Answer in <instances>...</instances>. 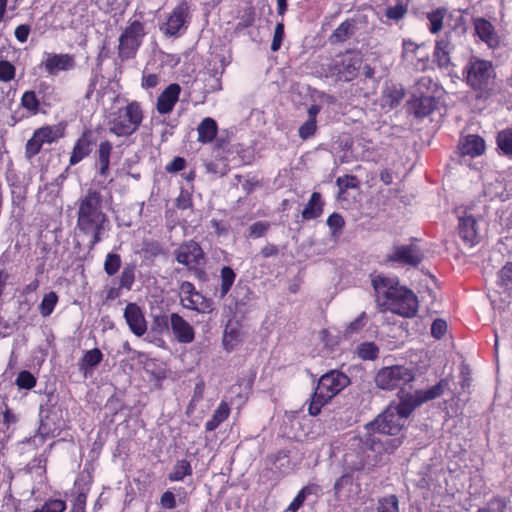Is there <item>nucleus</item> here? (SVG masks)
Masks as SVG:
<instances>
[{"label":"nucleus","mask_w":512,"mask_h":512,"mask_svg":"<svg viewBox=\"0 0 512 512\" xmlns=\"http://www.w3.org/2000/svg\"><path fill=\"white\" fill-rule=\"evenodd\" d=\"M401 443L399 437L390 441L376 437V435H368L365 441L359 437H353L349 440L343 456L344 468L349 471L371 469L379 465L381 462L379 456L382 453H392Z\"/></svg>","instance_id":"f257e3e1"},{"label":"nucleus","mask_w":512,"mask_h":512,"mask_svg":"<svg viewBox=\"0 0 512 512\" xmlns=\"http://www.w3.org/2000/svg\"><path fill=\"white\" fill-rule=\"evenodd\" d=\"M372 286L378 297L386 299V305L393 313L403 317H413L417 313V296L406 287L399 286L395 278L374 276Z\"/></svg>","instance_id":"f03ea898"},{"label":"nucleus","mask_w":512,"mask_h":512,"mask_svg":"<svg viewBox=\"0 0 512 512\" xmlns=\"http://www.w3.org/2000/svg\"><path fill=\"white\" fill-rule=\"evenodd\" d=\"M108 218L102 210L101 194L95 190H89L79 199L77 228L84 234L92 235V246L101 241V235L105 231Z\"/></svg>","instance_id":"7ed1b4c3"},{"label":"nucleus","mask_w":512,"mask_h":512,"mask_svg":"<svg viewBox=\"0 0 512 512\" xmlns=\"http://www.w3.org/2000/svg\"><path fill=\"white\" fill-rule=\"evenodd\" d=\"M406 401L398 405H390L374 421L365 425L368 435L380 434V438L390 441L385 436H397L402 431L405 421L411 414Z\"/></svg>","instance_id":"20e7f679"},{"label":"nucleus","mask_w":512,"mask_h":512,"mask_svg":"<svg viewBox=\"0 0 512 512\" xmlns=\"http://www.w3.org/2000/svg\"><path fill=\"white\" fill-rule=\"evenodd\" d=\"M349 383L348 376L338 370H331L322 375L309 404V414L311 416L318 415L321 408L347 387Z\"/></svg>","instance_id":"39448f33"},{"label":"nucleus","mask_w":512,"mask_h":512,"mask_svg":"<svg viewBox=\"0 0 512 512\" xmlns=\"http://www.w3.org/2000/svg\"><path fill=\"white\" fill-rule=\"evenodd\" d=\"M144 119L142 105L130 101L111 114L109 131L118 137H127L135 133Z\"/></svg>","instance_id":"423d86ee"},{"label":"nucleus","mask_w":512,"mask_h":512,"mask_svg":"<svg viewBox=\"0 0 512 512\" xmlns=\"http://www.w3.org/2000/svg\"><path fill=\"white\" fill-rule=\"evenodd\" d=\"M362 62L359 52L346 51L333 59L328 73L339 81L349 82L357 77Z\"/></svg>","instance_id":"0eeeda50"},{"label":"nucleus","mask_w":512,"mask_h":512,"mask_svg":"<svg viewBox=\"0 0 512 512\" xmlns=\"http://www.w3.org/2000/svg\"><path fill=\"white\" fill-rule=\"evenodd\" d=\"M467 84L474 90H485L495 78L493 65L488 60L473 59L466 68Z\"/></svg>","instance_id":"6e6552de"},{"label":"nucleus","mask_w":512,"mask_h":512,"mask_svg":"<svg viewBox=\"0 0 512 512\" xmlns=\"http://www.w3.org/2000/svg\"><path fill=\"white\" fill-rule=\"evenodd\" d=\"M414 379L412 369L404 366H389L378 371L375 377L377 387L383 390H394Z\"/></svg>","instance_id":"1a4fd4ad"},{"label":"nucleus","mask_w":512,"mask_h":512,"mask_svg":"<svg viewBox=\"0 0 512 512\" xmlns=\"http://www.w3.org/2000/svg\"><path fill=\"white\" fill-rule=\"evenodd\" d=\"M144 25L134 20L124 29L119 37L118 53L122 59H129L135 56L145 36Z\"/></svg>","instance_id":"9d476101"},{"label":"nucleus","mask_w":512,"mask_h":512,"mask_svg":"<svg viewBox=\"0 0 512 512\" xmlns=\"http://www.w3.org/2000/svg\"><path fill=\"white\" fill-rule=\"evenodd\" d=\"M180 300L183 307L200 313L212 310L211 302L195 290L191 282L184 281L180 285Z\"/></svg>","instance_id":"9b49d317"},{"label":"nucleus","mask_w":512,"mask_h":512,"mask_svg":"<svg viewBox=\"0 0 512 512\" xmlns=\"http://www.w3.org/2000/svg\"><path fill=\"white\" fill-rule=\"evenodd\" d=\"M76 66L75 58L71 54L44 53L40 67L48 75H57L62 71H69Z\"/></svg>","instance_id":"f8f14e48"},{"label":"nucleus","mask_w":512,"mask_h":512,"mask_svg":"<svg viewBox=\"0 0 512 512\" xmlns=\"http://www.w3.org/2000/svg\"><path fill=\"white\" fill-rule=\"evenodd\" d=\"M189 4L186 1H181L171 12L167 21L163 26L165 34L177 35L186 29L187 20L189 17Z\"/></svg>","instance_id":"ddd939ff"},{"label":"nucleus","mask_w":512,"mask_h":512,"mask_svg":"<svg viewBox=\"0 0 512 512\" xmlns=\"http://www.w3.org/2000/svg\"><path fill=\"white\" fill-rule=\"evenodd\" d=\"M176 260L189 268L199 266L204 260V253L200 245L194 241L186 242L175 251Z\"/></svg>","instance_id":"4468645a"},{"label":"nucleus","mask_w":512,"mask_h":512,"mask_svg":"<svg viewBox=\"0 0 512 512\" xmlns=\"http://www.w3.org/2000/svg\"><path fill=\"white\" fill-rule=\"evenodd\" d=\"M458 218L460 237L467 245L474 246L479 240L477 220L475 216L464 211L463 213H459Z\"/></svg>","instance_id":"2eb2a0df"},{"label":"nucleus","mask_w":512,"mask_h":512,"mask_svg":"<svg viewBox=\"0 0 512 512\" xmlns=\"http://www.w3.org/2000/svg\"><path fill=\"white\" fill-rule=\"evenodd\" d=\"M447 385L448 384L445 380H441L438 384L426 390L415 391L414 394L407 396L403 401H406L408 407H410L411 411H413L419 405L442 395Z\"/></svg>","instance_id":"dca6fc26"},{"label":"nucleus","mask_w":512,"mask_h":512,"mask_svg":"<svg viewBox=\"0 0 512 512\" xmlns=\"http://www.w3.org/2000/svg\"><path fill=\"white\" fill-rule=\"evenodd\" d=\"M181 93L179 84L172 83L168 85L158 96L156 110L159 114H169L173 109Z\"/></svg>","instance_id":"f3484780"},{"label":"nucleus","mask_w":512,"mask_h":512,"mask_svg":"<svg viewBox=\"0 0 512 512\" xmlns=\"http://www.w3.org/2000/svg\"><path fill=\"white\" fill-rule=\"evenodd\" d=\"M124 316L131 331L137 336L143 335L147 330L146 321L141 309L134 303L126 306Z\"/></svg>","instance_id":"a211bd4d"},{"label":"nucleus","mask_w":512,"mask_h":512,"mask_svg":"<svg viewBox=\"0 0 512 512\" xmlns=\"http://www.w3.org/2000/svg\"><path fill=\"white\" fill-rule=\"evenodd\" d=\"M473 25L477 36L490 48H495L499 45V36L490 21L484 18H475Z\"/></svg>","instance_id":"6ab92c4d"},{"label":"nucleus","mask_w":512,"mask_h":512,"mask_svg":"<svg viewBox=\"0 0 512 512\" xmlns=\"http://www.w3.org/2000/svg\"><path fill=\"white\" fill-rule=\"evenodd\" d=\"M171 329L176 339L180 343H191L194 340V330L192 326L176 313L170 316Z\"/></svg>","instance_id":"aec40b11"},{"label":"nucleus","mask_w":512,"mask_h":512,"mask_svg":"<svg viewBox=\"0 0 512 512\" xmlns=\"http://www.w3.org/2000/svg\"><path fill=\"white\" fill-rule=\"evenodd\" d=\"M243 338L244 333L240 323L238 321L230 320L224 329L222 339L224 349L227 351L234 350L242 343Z\"/></svg>","instance_id":"412c9836"},{"label":"nucleus","mask_w":512,"mask_h":512,"mask_svg":"<svg viewBox=\"0 0 512 512\" xmlns=\"http://www.w3.org/2000/svg\"><path fill=\"white\" fill-rule=\"evenodd\" d=\"M388 259L407 265H417L421 261L419 251L412 246L395 247L389 254Z\"/></svg>","instance_id":"4be33fe9"},{"label":"nucleus","mask_w":512,"mask_h":512,"mask_svg":"<svg viewBox=\"0 0 512 512\" xmlns=\"http://www.w3.org/2000/svg\"><path fill=\"white\" fill-rule=\"evenodd\" d=\"M435 108V99L431 96L414 97L409 103V110L416 117H426Z\"/></svg>","instance_id":"5701e85b"},{"label":"nucleus","mask_w":512,"mask_h":512,"mask_svg":"<svg viewBox=\"0 0 512 512\" xmlns=\"http://www.w3.org/2000/svg\"><path fill=\"white\" fill-rule=\"evenodd\" d=\"M452 49L453 45L449 36H445L436 42L434 57L440 67L448 68L450 66V53Z\"/></svg>","instance_id":"b1692460"},{"label":"nucleus","mask_w":512,"mask_h":512,"mask_svg":"<svg viewBox=\"0 0 512 512\" xmlns=\"http://www.w3.org/2000/svg\"><path fill=\"white\" fill-rule=\"evenodd\" d=\"M460 149L463 155L480 156L485 151V142L477 135H468L461 143Z\"/></svg>","instance_id":"393cba45"},{"label":"nucleus","mask_w":512,"mask_h":512,"mask_svg":"<svg viewBox=\"0 0 512 512\" xmlns=\"http://www.w3.org/2000/svg\"><path fill=\"white\" fill-rule=\"evenodd\" d=\"M323 212V201L320 193L314 192L302 211L304 220H311L319 217Z\"/></svg>","instance_id":"a878e982"},{"label":"nucleus","mask_w":512,"mask_h":512,"mask_svg":"<svg viewBox=\"0 0 512 512\" xmlns=\"http://www.w3.org/2000/svg\"><path fill=\"white\" fill-rule=\"evenodd\" d=\"M198 141L201 143L211 142L217 134L216 121L210 117L204 118L197 128Z\"/></svg>","instance_id":"bb28decb"},{"label":"nucleus","mask_w":512,"mask_h":512,"mask_svg":"<svg viewBox=\"0 0 512 512\" xmlns=\"http://www.w3.org/2000/svg\"><path fill=\"white\" fill-rule=\"evenodd\" d=\"M91 141L87 134H83L76 142L72 155L70 157V164L75 165L80 162L84 157L90 153Z\"/></svg>","instance_id":"cd10ccee"},{"label":"nucleus","mask_w":512,"mask_h":512,"mask_svg":"<svg viewBox=\"0 0 512 512\" xmlns=\"http://www.w3.org/2000/svg\"><path fill=\"white\" fill-rule=\"evenodd\" d=\"M497 285L502 293L512 296V262L505 264L498 272Z\"/></svg>","instance_id":"c85d7f7f"},{"label":"nucleus","mask_w":512,"mask_h":512,"mask_svg":"<svg viewBox=\"0 0 512 512\" xmlns=\"http://www.w3.org/2000/svg\"><path fill=\"white\" fill-rule=\"evenodd\" d=\"M230 414L229 405L222 401L217 409L214 411L213 416L210 420H208L205 424V428L207 431L215 430L224 420L228 418Z\"/></svg>","instance_id":"c756f323"},{"label":"nucleus","mask_w":512,"mask_h":512,"mask_svg":"<svg viewBox=\"0 0 512 512\" xmlns=\"http://www.w3.org/2000/svg\"><path fill=\"white\" fill-rule=\"evenodd\" d=\"M111 151L112 144L109 141L100 143L98 150V165L99 173L103 176H105L109 170Z\"/></svg>","instance_id":"7c9ffc66"},{"label":"nucleus","mask_w":512,"mask_h":512,"mask_svg":"<svg viewBox=\"0 0 512 512\" xmlns=\"http://www.w3.org/2000/svg\"><path fill=\"white\" fill-rule=\"evenodd\" d=\"M353 478L349 474L342 475L334 485L335 493L338 497H349L353 492Z\"/></svg>","instance_id":"2f4dec72"},{"label":"nucleus","mask_w":512,"mask_h":512,"mask_svg":"<svg viewBox=\"0 0 512 512\" xmlns=\"http://www.w3.org/2000/svg\"><path fill=\"white\" fill-rule=\"evenodd\" d=\"M220 278H221L220 297L224 298L227 295V293L229 292V290L231 289V287L235 281L236 274L230 267L224 266L221 269Z\"/></svg>","instance_id":"473e14b6"},{"label":"nucleus","mask_w":512,"mask_h":512,"mask_svg":"<svg viewBox=\"0 0 512 512\" xmlns=\"http://www.w3.org/2000/svg\"><path fill=\"white\" fill-rule=\"evenodd\" d=\"M497 145L504 155L512 157V129H504L498 133Z\"/></svg>","instance_id":"72a5a7b5"},{"label":"nucleus","mask_w":512,"mask_h":512,"mask_svg":"<svg viewBox=\"0 0 512 512\" xmlns=\"http://www.w3.org/2000/svg\"><path fill=\"white\" fill-rule=\"evenodd\" d=\"M36 138H38L43 144L52 143L57 140L60 136V130L56 127L46 126L42 127L34 132Z\"/></svg>","instance_id":"f704fd0d"},{"label":"nucleus","mask_w":512,"mask_h":512,"mask_svg":"<svg viewBox=\"0 0 512 512\" xmlns=\"http://www.w3.org/2000/svg\"><path fill=\"white\" fill-rule=\"evenodd\" d=\"M58 302V296L55 292L51 291L44 295L39 310L43 317H48L52 314L56 304Z\"/></svg>","instance_id":"c9c22d12"},{"label":"nucleus","mask_w":512,"mask_h":512,"mask_svg":"<svg viewBox=\"0 0 512 512\" xmlns=\"http://www.w3.org/2000/svg\"><path fill=\"white\" fill-rule=\"evenodd\" d=\"M191 471L190 463L187 460H180L175 464L169 479L171 481H181L185 476L190 475Z\"/></svg>","instance_id":"e433bc0d"},{"label":"nucleus","mask_w":512,"mask_h":512,"mask_svg":"<svg viewBox=\"0 0 512 512\" xmlns=\"http://www.w3.org/2000/svg\"><path fill=\"white\" fill-rule=\"evenodd\" d=\"M353 33V24L349 21L341 23L333 32L330 39L332 42H343Z\"/></svg>","instance_id":"4c0bfd02"},{"label":"nucleus","mask_w":512,"mask_h":512,"mask_svg":"<svg viewBox=\"0 0 512 512\" xmlns=\"http://www.w3.org/2000/svg\"><path fill=\"white\" fill-rule=\"evenodd\" d=\"M377 512H399V502L395 495L385 496L378 501Z\"/></svg>","instance_id":"58836bf2"},{"label":"nucleus","mask_w":512,"mask_h":512,"mask_svg":"<svg viewBox=\"0 0 512 512\" xmlns=\"http://www.w3.org/2000/svg\"><path fill=\"white\" fill-rule=\"evenodd\" d=\"M366 324V315L361 313L355 320L350 322L344 330V336L346 338H352L354 334H357L362 330Z\"/></svg>","instance_id":"ea45409f"},{"label":"nucleus","mask_w":512,"mask_h":512,"mask_svg":"<svg viewBox=\"0 0 512 512\" xmlns=\"http://www.w3.org/2000/svg\"><path fill=\"white\" fill-rule=\"evenodd\" d=\"M66 502L61 499H49L39 509L33 512H64L66 510Z\"/></svg>","instance_id":"a19ab883"},{"label":"nucleus","mask_w":512,"mask_h":512,"mask_svg":"<svg viewBox=\"0 0 512 512\" xmlns=\"http://www.w3.org/2000/svg\"><path fill=\"white\" fill-rule=\"evenodd\" d=\"M344 219L338 213H333L327 218V225L331 230L332 237H338L344 227Z\"/></svg>","instance_id":"79ce46f5"},{"label":"nucleus","mask_w":512,"mask_h":512,"mask_svg":"<svg viewBox=\"0 0 512 512\" xmlns=\"http://www.w3.org/2000/svg\"><path fill=\"white\" fill-rule=\"evenodd\" d=\"M22 106L35 114L38 111L39 101L34 91H26L21 98Z\"/></svg>","instance_id":"37998d69"},{"label":"nucleus","mask_w":512,"mask_h":512,"mask_svg":"<svg viewBox=\"0 0 512 512\" xmlns=\"http://www.w3.org/2000/svg\"><path fill=\"white\" fill-rule=\"evenodd\" d=\"M121 259L120 256L114 253H109L105 259L104 269L105 272L112 276L116 274L120 268Z\"/></svg>","instance_id":"c03bdc74"},{"label":"nucleus","mask_w":512,"mask_h":512,"mask_svg":"<svg viewBox=\"0 0 512 512\" xmlns=\"http://www.w3.org/2000/svg\"><path fill=\"white\" fill-rule=\"evenodd\" d=\"M102 360V353L99 349H92L85 353L82 359L83 368L94 367Z\"/></svg>","instance_id":"a18cd8bd"},{"label":"nucleus","mask_w":512,"mask_h":512,"mask_svg":"<svg viewBox=\"0 0 512 512\" xmlns=\"http://www.w3.org/2000/svg\"><path fill=\"white\" fill-rule=\"evenodd\" d=\"M443 18L444 14L440 10L428 14L429 30L432 33H438L442 29Z\"/></svg>","instance_id":"49530a36"},{"label":"nucleus","mask_w":512,"mask_h":512,"mask_svg":"<svg viewBox=\"0 0 512 512\" xmlns=\"http://www.w3.org/2000/svg\"><path fill=\"white\" fill-rule=\"evenodd\" d=\"M378 355V348L373 343H363L358 348V356L364 360H373Z\"/></svg>","instance_id":"de8ad7c7"},{"label":"nucleus","mask_w":512,"mask_h":512,"mask_svg":"<svg viewBox=\"0 0 512 512\" xmlns=\"http://www.w3.org/2000/svg\"><path fill=\"white\" fill-rule=\"evenodd\" d=\"M16 384L23 389H32L36 385V379L30 372L21 371L17 376Z\"/></svg>","instance_id":"09e8293b"},{"label":"nucleus","mask_w":512,"mask_h":512,"mask_svg":"<svg viewBox=\"0 0 512 512\" xmlns=\"http://www.w3.org/2000/svg\"><path fill=\"white\" fill-rule=\"evenodd\" d=\"M15 67L9 61H0V81L9 82L15 77Z\"/></svg>","instance_id":"8fccbe9b"},{"label":"nucleus","mask_w":512,"mask_h":512,"mask_svg":"<svg viewBox=\"0 0 512 512\" xmlns=\"http://www.w3.org/2000/svg\"><path fill=\"white\" fill-rule=\"evenodd\" d=\"M311 493L310 488L304 487L302 488L296 497L293 499V501L290 503V505L287 508V512H296L304 503L307 495Z\"/></svg>","instance_id":"3c124183"},{"label":"nucleus","mask_w":512,"mask_h":512,"mask_svg":"<svg viewBox=\"0 0 512 512\" xmlns=\"http://www.w3.org/2000/svg\"><path fill=\"white\" fill-rule=\"evenodd\" d=\"M403 52L402 56L406 61L412 62L414 57L417 56V52L420 49V46L416 43L412 42L411 40H404L403 41Z\"/></svg>","instance_id":"603ef678"},{"label":"nucleus","mask_w":512,"mask_h":512,"mask_svg":"<svg viewBox=\"0 0 512 512\" xmlns=\"http://www.w3.org/2000/svg\"><path fill=\"white\" fill-rule=\"evenodd\" d=\"M316 128V120L307 119L299 128V137L303 140L310 138L314 135Z\"/></svg>","instance_id":"864d4df0"},{"label":"nucleus","mask_w":512,"mask_h":512,"mask_svg":"<svg viewBox=\"0 0 512 512\" xmlns=\"http://www.w3.org/2000/svg\"><path fill=\"white\" fill-rule=\"evenodd\" d=\"M283 39H284V25L282 23H278L275 27L273 41L271 44V50L272 51L279 50L282 45Z\"/></svg>","instance_id":"5fc2aeb1"},{"label":"nucleus","mask_w":512,"mask_h":512,"mask_svg":"<svg viewBox=\"0 0 512 512\" xmlns=\"http://www.w3.org/2000/svg\"><path fill=\"white\" fill-rule=\"evenodd\" d=\"M406 11L407 10L403 5L397 4L395 6H389L386 9L385 15L387 16V18L397 21L404 17V15L406 14Z\"/></svg>","instance_id":"6e6d98bb"},{"label":"nucleus","mask_w":512,"mask_h":512,"mask_svg":"<svg viewBox=\"0 0 512 512\" xmlns=\"http://www.w3.org/2000/svg\"><path fill=\"white\" fill-rule=\"evenodd\" d=\"M268 228H269V224L267 222H263V221L255 222L249 228L250 236H252L254 238H259L267 232Z\"/></svg>","instance_id":"4d7b16f0"},{"label":"nucleus","mask_w":512,"mask_h":512,"mask_svg":"<svg viewBox=\"0 0 512 512\" xmlns=\"http://www.w3.org/2000/svg\"><path fill=\"white\" fill-rule=\"evenodd\" d=\"M447 331V323L442 319H436L431 326V334L433 337L440 339Z\"/></svg>","instance_id":"13d9d810"},{"label":"nucleus","mask_w":512,"mask_h":512,"mask_svg":"<svg viewBox=\"0 0 512 512\" xmlns=\"http://www.w3.org/2000/svg\"><path fill=\"white\" fill-rule=\"evenodd\" d=\"M42 145L43 143L33 134L32 138L29 139L26 144V154L28 157L36 155L40 151Z\"/></svg>","instance_id":"bf43d9fd"},{"label":"nucleus","mask_w":512,"mask_h":512,"mask_svg":"<svg viewBox=\"0 0 512 512\" xmlns=\"http://www.w3.org/2000/svg\"><path fill=\"white\" fill-rule=\"evenodd\" d=\"M506 505L504 501L496 499L491 501L486 508L480 509L478 512H505Z\"/></svg>","instance_id":"052dcab7"},{"label":"nucleus","mask_w":512,"mask_h":512,"mask_svg":"<svg viewBox=\"0 0 512 512\" xmlns=\"http://www.w3.org/2000/svg\"><path fill=\"white\" fill-rule=\"evenodd\" d=\"M160 504L163 508L173 509L176 507L175 496L171 491H166L163 493L160 499Z\"/></svg>","instance_id":"680f3d73"},{"label":"nucleus","mask_w":512,"mask_h":512,"mask_svg":"<svg viewBox=\"0 0 512 512\" xmlns=\"http://www.w3.org/2000/svg\"><path fill=\"white\" fill-rule=\"evenodd\" d=\"M134 281V271L130 268H125L121 274V286L130 289Z\"/></svg>","instance_id":"e2e57ef3"},{"label":"nucleus","mask_w":512,"mask_h":512,"mask_svg":"<svg viewBox=\"0 0 512 512\" xmlns=\"http://www.w3.org/2000/svg\"><path fill=\"white\" fill-rule=\"evenodd\" d=\"M159 83V77L156 74L143 75L141 86L144 89L154 88Z\"/></svg>","instance_id":"0e129e2a"},{"label":"nucleus","mask_w":512,"mask_h":512,"mask_svg":"<svg viewBox=\"0 0 512 512\" xmlns=\"http://www.w3.org/2000/svg\"><path fill=\"white\" fill-rule=\"evenodd\" d=\"M357 183L358 181L354 176H345L337 179V184L341 189L355 188Z\"/></svg>","instance_id":"69168bd1"},{"label":"nucleus","mask_w":512,"mask_h":512,"mask_svg":"<svg viewBox=\"0 0 512 512\" xmlns=\"http://www.w3.org/2000/svg\"><path fill=\"white\" fill-rule=\"evenodd\" d=\"M29 33H30V28L28 25H19L15 29V37L21 43H24L27 41Z\"/></svg>","instance_id":"338daca9"},{"label":"nucleus","mask_w":512,"mask_h":512,"mask_svg":"<svg viewBox=\"0 0 512 512\" xmlns=\"http://www.w3.org/2000/svg\"><path fill=\"white\" fill-rule=\"evenodd\" d=\"M185 168V160L181 157H176L173 161L167 165L166 170L168 172H178Z\"/></svg>","instance_id":"774afa93"}]
</instances>
